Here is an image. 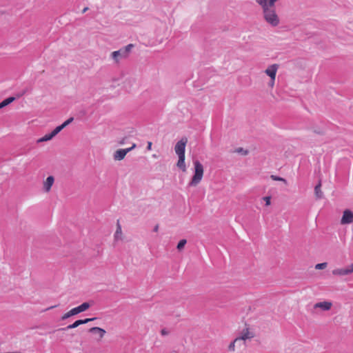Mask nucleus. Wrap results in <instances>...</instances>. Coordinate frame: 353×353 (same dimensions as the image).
<instances>
[{
  "label": "nucleus",
  "instance_id": "obj_33",
  "mask_svg": "<svg viewBox=\"0 0 353 353\" xmlns=\"http://www.w3.org/2000/svg\"><path fill=\"white\" fill-rule=\"evenodd\" d=\"M55 307H57V305L51 306V307L47 308L46 310H50V309H52V308H54Z\"/></svg>",
  "mask_w": 353,
  "mask_h": 353
},
{
  "label": "nucleus",
  "instance_id": "obj_25",
  "mask_svg": "<svg viewBox=\"0 0 353 353\" xmlns=\"http://www.w3.org/2000/svg\"><path fill=\"white\" fill-rule=\"evenodd\" d=\"M74 120L73 117H70L68 119H67L65 121H64L61 125L65 128L67 125H68L70 123L72 122Z\"/></svg>",
  "mask_w": 353,
  "mask_h": 353
},
{
  "label": "nucleus",
  "instance_id": "obj_13",
  "mask_svg": "<svg viewBox=\"0 0 353 353\" xmlns=\"http://www.w3.org/2000/svg\"><path fill=\"white\" fill-rule=\"evenodd\" d=\"M54 181V179L52 176H49L43 183V189L45 192H48Z\"/></svg>",
  "mask_w": 353,
  "mask_h": 353
},
{
  "label": "nucleus",
  "instance_id": "obj_28",
  "mask_svg": "<svg viewBox=\"0 0 353 353\" xmlns=\"http://www.w3.org/2000/svg\"><path fill=\"white\" fill-rule=\"evenodd\" d=\"M274 180L275 181H285V180L283 179V178H281L280 176H274V175H272L271 176Z\"/></svg>",
  "mask_w": 353,
  "mask_h": 353
},
{
  "label": "nucleus",
  "instance_id": "obj_26",
  "mask_svg": "<svg viewBox=\"0 0 353 353\" xmlns=\"http://www.w3.org/2000/svg\"><path fill=\"white\" fill-rule=\"evenodd\" d=\"M73 316L72 313H71V310H70L69 312H68L67 313H65L62 317H61V319L62 320H65L70 316Z\"/></svg>",
  "mask_w": 353,
  "mask_h": 353
},
{
  "label": "nucleus",
  "instance_id": "obj_21",
  "mask_svg": "<svg viewBox=\"0 0 353 353\" xmlns=\"http://www.w3.org/2000/svg\"><path fill=\"white\" fill-rule=\"evenodd\" d=\"M239 341V339H235L234 340V341H232V343H230V344L228 346V350L231 352H233L235 350V343Z\"/></svg>",
  "mask_w": 353,
  "mask_h": 353
},
{
  "label": "nucleus",
  "instance_id": "obj_31",
  "mask_svg": "<svg viewBox=\"0 0 353 353\" xmlns=\"http://www.w3.org/2000/svg\"><path fill=\"white\" fill-rule=\"evenodd\" d=\"M147 149H148V150H150L152 149V142H150V141H148V142Z\"/></svg>",
  "mask_w": 353,
  "mask_h": 353
},
{
  "label": "nucleus",
  "instance_id": "obj_30",
  "mask_svg": "<svg viewBox=\"0 0 353 353\" xmlns=\"http://www.w3.org/2000/svg\"><path fill=\"white\" fill-rule=\"evenodd\" d=\"M161 334L163 336L168 335V331L167 330H165V329H162L161 331Z\"/></svg>",
  "mask_w": 353,
  "mask_h": 353
},
{
  "label": "nucleus",
  "instance_id": "obj_27",
  "mask_svg": "<svg viewBox=\"0 0 353 353\" xmlns=\"http://www.w3.org/2000/svg\"><path fill=\"white\" fill-rule=\"evenodd\" d=\"M276 1L277 0H268V6L269 8H273V6Z\"/></svg>",
  "mask_w": 353,
  "mask_h": 353
},
{
  "label": "nucleus",
  "instance_id": "obj_19",
  "mask_svg": "<svg viewBox=\"0 0 353 353\" xmlns=\"http://www.w3.org/2000/svg\"><path fill=\"white\" fill-rule=\"evenodd\" d=\"M64 128V127L62 125H60L57 127H56L52 132L51 133L52 134H54V137H55L59 132H60Z\"/></svg>",
  "mask_w": 353,
  "mask_h": 353
},
{
  "label": "nucleus",
  "instance_id": "obj_5",
  "mask_svg": "<svg viewBox=\"0 0 353 353\" xmlns=\"http://www.w3.org/2000/svg\"><path fill=\"white\" fill-rule=\"evenodd\" d=\"M333 275L335 276H345L353 273V263L350 264L345 268H336L332 272Z\"/></svg>",
  "mask_w": 353,
  "mask_h": 353
},
{
  "label": "nucleus",
  "instance_id": "obj_34",
  "mask_svg": "<svg viewBox=\"0 0 353 353\" xmlns=\"http://www.w3.org/2000/svg\"><path fill=\"white\" fill-rule=\"evenodd\" d=\"M88 9V8H85L83 10V12H85Z\"/></svg>",
  "mask_w": 353,
  "mask_h": 353
},
{
  "label": "nucleus",
  "instance_id": "obj_7",
  "mask_svg": "<svg viewBox=\"0 0 353 353\" xmlns=\"http://www.w3.org/2000/svg\"><path fill=\"white\" fill-rule=\"evenodd\" d=\"M353 222V212L350 210H345L343 212L341 219V223L343 225L350 224Z\"/></svg>",
  "mask_w": 353,
  "mask_h": 353
},
{
  "label": "nucleus",
  "instance_id": "obj_8",
  "mask_svg": "<svg viewBox=\"0 0 353 353\" xmlns=\"http://www.w3.org/2000/svg\"><path fill=\"white\" fill-rule=\"evenodd\" d=\"M278 68L279 65L277 64H272L270 65L265 71V74L270 77L272 81V84L274 83Z\"/></svg>",
  "mask_w": 353,
  "mask_h": 353
},
{
  "label": "nucleus",
  "instance_id": "obj_15",
  "mask_svg": "<svg viewBox=\"0 0 353 353\" xmlns=\"http://www.w3.org/2000/svg\"><path fill=\"white\" fill-rule=\"evenodd\" d=\"M54 137V134H52L51 132L49 133V134H46L45 136H43V137L37 140V143H41V142H44V141H50L51 140L52 138Z\"/></svg>",
  "mask_w": 353,
  "mask_h": 353
},
{
  "label": "nucleus",
  "instance_id": "obj_3",
  "mask_svg": "<svg viewBox=\"0 0 353 353\" xmlns=\"http://www.w3.org/2000/svg\"><path fill=\"white\" fill-rule=\"evenodd\" d=\"M133 47L134 45L130 43L127 45L125 47L119 49V50L114 51L111 54L112 58L115 61V62H119V58H126Z\"/></svg>",
  "mask_w": 353,
  "mask_h": 353
},
{
  "label": "nucleus",
  "instance_id": "obj_12",
  "mask_svg": "<svg viewBox=\"0 0 353 353\" xmlns=\"http://www.w3.org/2000/svg\"><path fill=\"white\" fill-rule=\"evenodd\" d=\"M89 332L92 333V334H98L99 335V339L98 340H100V339H101L104 336V335H105L106 332L103 328H101V327H91L89 330Z\"/></svg>",
  "mask_w": 353,
  "mask_h": 353
},
{
  "label": "nucleus",
  "instance_id": "obj_36",
  "mask_svg": "<svg viewBox=\"0 0 353 353\" xmlns=\"http://www.w3.org/2000/svg\"><path fill=\"white\" fill-rule=\"evenodd\" d=\"M3 108L1 103H0V109H1Z\"/></svg>",
  "mask_w": 353,
  "mask_h": 353
},
{
  "label": "nucleus",
  "instance_id": "obj_32",
  "mask_svg": "<svg viewBox=\"0 0 353 353\" xmlns=\"http://www.w3.org/2000/svg\"><path fill=\"white\" fill-rule=\"evenodd\" d=\"M158 230H159V225H155V226H154V230H154V232H157V231H158Z\"/></svg>",
  "mask_w": 353,
  "mask_h": 353
},
{
  "label": "nucleus",
  "instance_id": "obj_2",
  "mask_svg": "<svg viewBox=\"0 0 353 353\" xmlns=\"http://www.w3.org/2000/svg\"><path fill=\"white\" fill-rule=\"evenodd\" d=\"M194 171V175L188 183L189 187H196L201 181L203 176V165L199 160H194L193 161Z\"/></svg>",
  "mask_w": 353,
  "mask_h": 353
},
{
  "label": "nucleus",
  "instance_id": "obj_22",
  "mask_svg": "<svg viewBox=\"0 0 353 353\" xmlns=\"http://www.w3.org/2000/svg\"><path fill=\"white\" fill-rule=\"evenodd\" d=\"M327 265V263H318L315 265V269L316 270H323V269H325Z\"/></svg>",
  "mask_w": 353,
  "mask_h": 353
},
{
  "label": "nucleus",
  "instance_id": "obj_11",
  "mask_svg": "<svg viewBox=\"0 0 353 353\" xmlns=\"http://www.w3.org/2000/svg\"><path fill=\"white\" fill-rule=\"evenodd\" d=\"M332 307V303L329 301L319 302L314 304V307L321 308L323 311H327L330 310Z\"/></svg>",
  "mask_w": 353,
  "mask_h": 353
},
{
  "label": "nucleus",
  "instance_id": "obj_35",
  "mask_svg": "<svg viewBox=\"0 0 353 353\" xmlns=\"http://www.w3.org/2000/svg\"><path fill=\"white\" fill-rule=\"evenodd\" d=\"M270 85L271 86H273V85H274V84H272V80L270 81Z\"/></svg>",
  "mask_w": 353,
  "mask_h": 353
},
{
  "label": "nucleus",
  "instance_id": "obj_17",
  "mask_svg": "<svg viewBox=\"0 0 353 353\" xmlns=\"http://www.w3.org/2000/svg\"><path fill=\"white\" fill-rule=\"evenodd\" d=\"M253 337L252 335L250 334V333L248 332V330H246V332H244L242 333L241 336L240 337H237L236 339H239V340L245 341L248 339H250Z\"/></svg>",
  "mask_w": 353,
  "mask_h": 353
},
{
  "label": "nucleus",
  "instance_id": "obj_14",
  "mask_svg": "<svg viewBox=\"0 0 353 353\" xmlns=\"http://www.w3.org/2000/svg\"><path fill=\"white\" fill-rule=\"evenodd\" d=\"M178 157H179V160H178L176 165L183 172H185L186 171V165H185V156L184 155V156H178Z\"/></svg>",
  "mask_w": 353,
  "mask_h": 353
},
{
  "label": "nucleus",
  "instance_id": "obj_20",
  "mask_svg": "<svg viewBox=\"0 0 353 353\" xmlns=\"http://www.w3.org/2000/svg\"><path fill=\"white\" fill-rule=\"evenodd\" d=\"M187 243V241L185 239H181L179 241V242L178 243V245H177V249L179 250H181L184 246Z\"/></svg>",
  "mask_w": 353,
  "mask_h": 353
},
{
  "label": "nucleus",
  "instance_id": "obj_29",
  "mask_svg": "<svg viewBox=\"0 0 353 353\" xmlns=\"http://www.w3.org/2000/svg\"><path fill=\"white\" fill-rule=\"evenodd\" d=\"M264 199L265 201V203H266L265 204L267 205L270 204V196H265V197H264Z\"/></svg>",
  "mask_w": 353,
  "mask_h": 353
},
{
  "label": "nucleus",
  "instance_id": "obj_18",
  "mask_svg": "<svg viewBox=\"0 0 353 353\" xmlns=\"http://www.w3.org/2000/svg\"><path fill=\"white\" fill-rule=\"evenodd\" d=\"M14 100V97H8L6 99H4L3 101L1 102L3 108L8 105V104H10V103H12L13 101Z\"/></svg>",
  "mask_w": 353,
  "mask_h": 353
},
{
  "label": "nucleus",
  "instance_id": "obj_4",
  "mask_svg": "<svg viewBox=\"0 0 353 353\" xmlns=\"http://www.w3.org/2000/svg\"><path fill=\"white\" fill-rule=\"evenodd\" d=\"M187 142L188 139L186 137H183L176 143L174 146V151L178 156L185 155Z\"/></svg>",
  "mask_w": 353,
  "mask_h": 353
},
{
  "label": "nucleus",
  "instance_id": "obj_10",
  "mask_svg": "<svg viewBox=\"0 0 353 353\" xmlns=\"http://www.w3.org/2000/svg\"><path fill=\"white\" fill-rule=\"evenodd\" d=\"M90 307V305L89 303L84 302L81 305H79V306H77L76 307H74L72 310H71V313H72V314L74 316V315H76V314H77L79 313H81L82 312L85 311Z\"/></svg>",
  "mask_w": 353,
  "mask_h": 353
},
{
  "label": "nucleus",
  "instance_id": "obj_23",
  "mask_svg": "<svg viewBox=\"0 0 353 353\" xmlns=\"http://www.w3.org/2000/svg\"><path fill=\"white\" fill-rule=\"evenodd\" d=\"M119 234H121V227L120 224L118 223H117V230H116V232H115V234H114V238L116 239H118Z\"/></svg>",
  "mask_w": 353,
  "mask_h": 353
},
{
  "label": "nucleus",
  "instance_id": "obj_1",
  "mask_svg": "<svg viewBox=\"0 0 353 353\" xmlns=\"http://www.w3.org/2000/svg\"><path fill=\"white\" fill-rule=\"evenodd\" d=\"M262 7L265 21L272 26H276L279 23V19L274 8L268 6V0H256Z\"/></svg>",
  "mask_w": 353,
  "mask_h": 353
},
{
  "label": "nucleus",
  "instance_id": "obj_24",
  "mask_svg": "<svg viewBox=\"0 0 353 353\" xmlns=\"http://www.w3.org/2000/svg\"><path fill=\"white\" fill-rule=\"evenodd\" d=\"M236 152L238 153H240L243 155H247L248 154V151L246 150H244L243 148H239L236 150Z\"/></svg>",
  "mask_w": 353,
  "mask_h": 353
},
{
  "label": "nucleus",
  "instance_id": "obj_16",
  "mask_svg": "<svg viewBox=\"0 0 353 353\" xmlns=\"http://www.w3.org/2000/svg\"><path fill=\"white\" fill-rule=\"evenodd\" d=\"M321 182H319V184H317L314 188L315 194L316 197L319 199H321L323 196V192H321Z\"/></svg>",
  "mask_w": 353,
  "mask_h": 353
},
{
  "label": "nucleus",
  "instance_id": "obj_9",
  "mask_svg": "<svg viewBox=\"0 0 353 353\" xmlns=\"http://www.w3.org/2000/svg\"><path fill=\"white\" fill-rule=\"evenodd\" d=\"M94 319H95V318L79 319V320L74 321L72 324L68 325L65 328H63V330L74 329V328L77 327L80 325L85 324L90 321H94Z\"/></svg>",
  "mask_w": 353,
  "mask_h": 353
},
{
  "label": "nucleus",
  "instance_id": "obj_6",
  "mask_svg": "<svg viewBox=\"0 0 353 353\" xmlns=\"http://www.w3.org/2000/svg\"><path fill=\"white\" fill-rule=\"evenodd\" d=\"M136 147V144L134 143L132 147L125 149L117 150L114 154V159L115 160L121 161L124 159L127 153L131 151Z\"/></svg>",
  "mask_w": 353,
  "mask_h": 353
}]
</instances>
